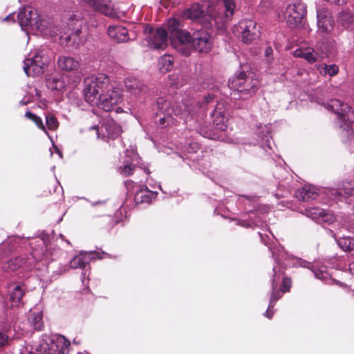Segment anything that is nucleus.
Masks as SVG:
<instances>
[{
    "instance_id": "9b49d317",
    "label": "nucleus",
    "mask_w": 354,
    "mask_h": 354,
    "mask_svg": "<svg viewBox=\"0 0 354 354\" xmlns=\"http://www.w3.org/2000/svg\"><path fill=\"white\" fill-rule=\"evenodd\" d=\"M306 15V5L297 0L287 5L283 17L287 24L292 28L299 27Z\"/></svg>"
},
{
    "instance_id": "f03ea898",
    "label": "nucleus",
    "mask_w": 354,
    "mask_h": 354,
    "mask_svg": "<svg viewBox=\"0 0 354 354\" xmlns=\"http://www.w3.org/2000/svg\"><path fill=\"white\" fill-rule=\"evenodd\" d=\"M157 115H160L159 124L163 127L175 124L177 119L187 120L194 112L192 99L189 96L179 97L174 101L160 97L156 101Z\"/></svg>"
},
{
    "instance_id": "a878e982",
    "label": "nucleus",
    "mask_w": 354,
    "mask_h": 354,
    "mask_svg": "<svg viewBox=\"0 0 354 354\" xmlns=\"http://www.w3.org/2000/svg\"><path fill=\"white\" fill-rule=\"evenodd\" d=\"M57 66L62 71H73L78 69L80 63L74 57L62 55L57 59Z\"/></svg>"
},
{
    "instance_id": "37998d69",
    "label": "nucleus",
    "mask_w": 354,
    "mask_h": 354,
    "mask_svg": "<svg viewBox=\"0 0 354 354\" xmlns=\"http://www.w3.org/2000/svg\"><path fill=\"white\" fill-rule=\"evenodd\" d=\"M46 125L49 129L55 130L58 127L59 123L54 115H48L46 116Z\"/></svg>"
},
{
    "instance_id": "c9c22d12",
    "label": "nucleus",
    "mask_w": 354,
    "mask_h": 354,
    "mask_svg": "<svg viewBox=\"0 0 354 354\" xmlns=\"http://www.w3.org/2000/svg\"><path fill=\"white\" fill-rule=\"evenodd\" d=\"M317 69L319 74L323 76L328 75L330 77H333L339 72V67L335 64L329 65L326 64H319L317 66Z\"/></svg>"
},
{
    "instance_id": "a211bd4d",
    "label": "nucleus",
    "mask_w": 354,
    "mask_h": 354,
    "mask_svg": "<svg viewBox=\"0 0 354 354\" xmlns=\"http://www.w3.org/2000/svg\"><path fill=\"white\" fill-rule=\"evenodd\" d=\"M192 50H196L201 53H207L212 47V39L205 30H198L192 35Z\"/></svg>"
},
{
    "instance_id": "6ab92c4d",
    "label": "nucleus",
    "mask_w": 354,
    "mask_h": 354,
    "mask_svg": "<svg viewBox=\"0 0 354 354\" xmlns=\"http://www.w3.org/2000/svg\"><path fill=\"white\" fill-rule=\"evenodd\" d=\"M324 50L317 46V50L312 47H300L293 52L295 57L304 59L309 64H313L324 57Z\"/></svg>"
},
{
    "instance_id": "4468645a",
    "label": "nucleus",
    "mask_w": 354,
    "mask_h": 354,
    "mask_svg": "<svg viewBox=\"0 0 354 354\" xmlns=\"http://www.w3.org/2000/svg\"><path fill=\"white\" fill-rule=\"evenodd\" d=\"M70 345L64 336L52 334L46 338V354H68Z\"/></svg>"
},
{
    "instance_id": "6e6d98bb",
    "label": "nucleus",
    "mask_w": 354,
    "mask_h": 354,
    "mask_svg": "<svg viewBox=\"0 0 354 354\" xmlns=\"http://www.w3.org/2000/svg\"><path fill=\"white\" fill-rule=\"evenodd\" d=\"M88 273H87V270H85L84 272H83L82 273V281L83 283H84V281H85V279L86 277H87L88 276Z\"/></svg>"
},
{
    "instance_id": "9d476101",
    "label": "nucleus",
    "mask_w": 354,
    "mask_h": 354,
    "mask_svg": "<svg viewBox=\"0 0 354 354\" xmlns=\"http://www.w3.org/2000/svg\"><path fill=\"white\" fill-rule=\"evenodd\" d=\"M145 41L147 45L153 49H163L167 45V28L159 27L156 29L151 26H146L144 28Z\"/></svg>"
},
{
    "instance_id": "f3484780",
    "label": "nucleus",
    "mask_w": 354,
    "mask_h": 354,
    "mask_svg": "<svg viewBox=\"0 0 354 354\" xmlns=\"http://www.w3.org/2000/svg\"><path fill=\"white\" fill-rule=\"evenodd\" d=\"M44 52L37 51L35 55L24 61V71L28 76L37 77L44 73Z\"/></svg>"
},
{
    "instance_id": "4be33fe9",
    "label": "nucleus",
    "mask_w": 354,
    "mask_h": 354,
    "mask_svg": "<svg viewBox=\"0 0 354 354\" xmlns=\"http://www.w3.org/2000/svg\"><path fill=\"white\" fill-rule=\"evenodd\" d=\"M43 304H37L30 311L29 322L35 330H40L43 328Z\"/></svg>"
},
{
    "instance_id": "c756f323",
    "label": "nucleus",
    "mask_w": 354,
    "mask_h": 354,
    "mask_svg": "<svg viewBox=\"0 0 354 354\" xmlns=\"http://www.w3.org/2000/svg\"><path fill=\"white\" fill-rule=\"evenodd\" d=\"M100 131L106 133V136L110 139H115L120 135L122 131L121 127L112 120H109L105 124H102Z\"/></svg>"
},
{
    "instance_id": "bb28decb",
    "label": "nucleus",
    "mask_w": 354,
    "mask_h": 354,
    "mask_svg": "<svg viewBox=\"0 0 354 354\" xmlns=\"http://www.w3.org/2000/svg\"><path fill=\"white\" fill-rule=\"evenodd\" d=\"M257 134L261 140L259 143L264 149H271L270 127L268 124L260 125L257 127Z\"/></svg>"
},
{
    "instance_id": "1a4fd4ad",
    "label": "nucleus",
    "mask_w": 354,
    "mask_h": 354,
    "mask_svg": "<svg viewBox=\"0 0 354 354\" xmlns=\"http://www.w3.org/2000/svg\"><path fill=\"white\" fill-rule=\"evenodd\" d=\"M232 30L244 44H252L260 37V27L252 19L241 20L234 25Z\"/></svg>"
},
{
    "instance_id": "49530a36",
    "label": "nucleus",
    "mask_w": 354,
    "mask_h": 354,
    "mask_svg": "<svg viewBox=\"0 0 354 354\" xmlns=\"http://www.w3.org/2000/svg\"><path fill=\"white\" fill-rule=\"evenodd\" d=\"M319 223H333L335 221V217L333 214L324 210V213L321 214Z\"/></svg>"
},
{
    "instance_id": "aec40b11",
    "label": "nucleus",
    "mask_w": 354,
    "mask_h": 354,
    "mask_svg": "<svg viewBox=\"0 0 354 354\" xmlns=\"http://www.w3.org/2000/svg\"><path fill=\"white\" fill-rule=\"evenodd\" d=\"M226 108L222 102H219L216 105L215 109L212 113L213 123L215 126V130L225 131L227 129V116L225 114Z\"/></svg>"
},
{
    "instance_id": "a18cd8bd",
    "label": "nucleus",
    "mask_w": 354,
    "mask_h": 354,
    "mask_svg": "<svg viewBox=\"0 0 354 354\" xmlns=\"http://www.w3.org/2000/svg\"><path fill=\"white\" fill-rule=\"evenodd\" d=\"M10 342V337L8 334L0 330V349L8 346Z\"/></svg>"
},
{
    "instance_id": "7ed1b4c3",
    "label": "nucleus",
    "mask_w": 354,
    "mask_h": 354,
    "mask_svg": "<svg viewBox=\"0 0 354 354\" xmlns=\"http://www.w3.org/2000/svg\"><path fill=\"white\" fill-rule=\"evenodd\" d=\"M259 236H261L262 241L264 242L265 245H268L270 250L272 252V257L274 258L276 265L274 266L273 272L274 274L272 276V295L270 299V303L268 307L266 312L264 315L268 319H271L273 316L274 312L272 311V309L274 308L277 301L281 297V293L280 291L277 290L278 282L282 277L283 274V268L281 266V261L284 260L285 258H288V254L283 251L282 247L279 246L274 248H272L269 246L268 243L263 238V236L261 233H259Z\"/></svg>"
},
{
    "instance_id": "09e8293b",
    "label": "nucleus",
    "mask_w": 354,
    "mask_h": 354,
    "mask_svg": "<svg viewBox=\"0 0 354 354\" xmlns=\"http://www.w3.org/2000/svg\"><path fill=\"white\" fill-rule=\"evenodd\" d=\"M49 151H50L51 156H53L54 153H56L59 160H61L62 158V153L61 151L53 143V147L49 149Z\"/></svg>"
},
{
    "instance_id": "c03bdc74",
    "label": "nucleus",
    "mask_w": 354,
    "mask_h": 354,
    "mask_svg": "<svg viewBox=\"0 0 354 354\" xmlns=\"http://www.w3.org/2000/svg\"><path fill=\"white\" fill-rule=\"evenodd\" d=\"M26 116L29 118L30 120H32L35 122V123L37 124V126L41 129H44V127L43 126L42 120L41 118L37 116L36 115L32 113L30 111H28L26 113Z\"/></svg>"
},
{
    "instance_id": "5701e85b",
    "label": "nucleus",
    "mask_w": 354,
    "mask_h": 354,
    "mask_svg": "<svg viewBox=\"0 0 354 354\" xmlns=\"http://www.w3.org/2000/svg\"><path fill=\"white\" fill-rule=\"evenodd\" d=\"M182 17L192 21L203 22V19L205 17V10L198 3H194L190 8L185 9L183 12Z\"/></svg>"
},
{
    "instance_id": "3c124183",
    "label": "nucleus",
    "mask_w": 354,
    "mask_h": 354,
    "mask_svg": "<svg viewBox=\"0 0 354 354\" xmlns=\"http://www.w3.org/2000/svg\"><path fill=\"white\" fill-rule=\"evenodd\" d=\"M55 30L50 31V37L55 40L57 41V36L59 35L58 33L59 30L57 28H54Z\"/></svg>"
},
{
    "instance_id": "680f3d73",
    "label": "nucleus",
    "mask_w": 354,
    "mask_h": 354,
    "mask_svg": "<svg viewBox=\"0 0 354 354\" xmlns=\"http://www.w3.org/2000/svg\"><path fill=\"white\" fill-rule=\"evenodd\" d=\"M266 236L268 239H270V237L268 236V235H267V234H266Z\"/></svg>"
},
{
    "instance_id": "ea45409f",
    "label": "nucleus",
    "mask_w": 354,
    "mask_h": 354,
    "mask_svg": "<svg viewBox=\"0 0 354 354\" xmlns=\"http://www.w3.org/2000/svg\"><path fill=\"white\" fill-rule=\"evenodd\" d=\"M24 263V259L19 257L8 261L3 266L6 271H14L20 268Z\"/></svg>"
},
{
    "instance_id": "5fc2aeb1",
    "label": "nucleus",
    "mask_w": 354,
    "mask_h": 354,
    "mask_svg": "<svg viewBox=\"0 0 354 354\" xmlns=\"http://www.w3.org/2000/svg\"><path fill=\"white\" fill-rule=\"evenodd\" d=\"M349 270L352 275H354V261L349 264Z\"/></svg>"
},
{
    "instance_id": "13d9d810",
    "label": "nucleus",
    "mask_w": 354,
    "mask_h": 354,
    "mask_svg": "<svg viewBox=\"0 0 354 354\" xmlns=\"http://www.w3.org/2000/svg\"><path fill=\"white\" fill-rule=\"evenodd\" d=\"M48 253H49V252L46 250V253H45L46 259L47 258V256H48Z\"/></svg>"
},
{
    "instance_id": "4c0bfd02",
    "label": "nucleus",
    "mask_w": 354,
    "mask_h": 354,
    "mask_svg": "<svg viewBox=\"0 0 354 354\" xmlns=\"http://www.w3.org/2000/svg\"><path fill=\"white\" fill-rule=\"evenodd\" d=\"M337 243L339 248L346 252L354 251V238L347 236L341 237L339 239H336Z\"/></svg>"
},
{
    "instance_id": "dca6fc26",
    "label": "nucleus",
    "mask_w": 354,
    "mask_h": 354,
    "mask_svg": "<svg viewBox=\"0 0 354 354\" xmlns=\"http://www.w3.org/2000/svg\"><path fill=\"white\" fill-rule=\"evenodd\" d=\"M125 186L129 191L134 194V201L136 203H149L157 196L156 192L149 190L145 185H136L130 180L125 182Z\"/></svg>"
},
{
    "instance_id": "b1692460",
    "label": "nucleus",
    "mask_w": 354,
    "mask_h": 354,
    "mask_svg": "<svg viewBox=\"0 0 354 354\" xmlns=\"http://www.w3.org/2000/svg\"><path fill=\"white\" fill-rule=\"evenodd\" d=\"M124 86L127 90L133 95H138L146 91L145 84L141 80L133 77L126 78Z\"/></svg>"
},
{
    "instance_id": "393cba45",
    "label": "nucleus",
    "mask_w": 354,
    "mask_h": 354,
    "mask_svg": "<svg viewBox=\"0 0 354 354\" xmlns=\"http://www.w3.org/2000/svg\"><path fill=\"white\" fill-rule=\"evenodd\" d=\"M107 32L117 42H124L129 39L127 30L121 26H110Z\"/></svg>"
},
{
    "instance_id": "0eeeda50",
    "label": "nucleus",
    "mask_w": 354,
    "mask_h": 354,
    "mask_svg": "<svg viewBox=\"0 0 354 354\" xmlns=\"http://www.w3.org/2000/svg\"><path fill=\"white\" fill-rule=\"evenodd\" d=\"M17 21L22 30L32 32L35 35H43L44 26L37 11L30 7L21 8L17 14Z\"/></svg>"
},
{
    "instance_id": "603ef678",
    "label": "nucleus",
    "mask_w": 354,
    "mask_h": 354,
    "mask_svg": "<svg viewBox=\"0 0 354 354\" xmlns=\"http://www.w3.org/2000/svg\"><path fill=\"white\" fill-rule=\"evenodd\" d=\"M273 53V50L270 46H268L265 50V56L269 59Z\"/></svg>"
},
{
    "instance_id": "f8f14e48",
    "label": "nucleus",
    "mask_w": 354,
    "mask_h": 354,
    "mask_svg": "<svg viewBox=\"0 0 354 354\" xmlns=\"http://www.w3.org/2000/svg\"><path fill=\"white\" fill-rule=\"evenodd\" d=\"M104 252H80L75 256L68 263L60 268V272L63 273L68 271L70 269H84L92 259L104 258Z\"/></svg>"
},
{
    "instance_id": "a19ab883",
    "label": "nucleus",
    "mask_w": 354,
    "mask_h": 354,
    "mask_svg": "<svg viewBox=\"0 0 354 354\" xmlns=\"http://www.w3.org/2000/svg\"><path fill=\"white\" fill-rule=\"evenodd\" d=\"M324 213V209L318 207H309L305 209L306 216L315 220L317 223H319L321 214Z\"/></svg>"
},
{
    "instance_id": "2f4dec72",
    "label": "nucleus",
    "mask_w": 354,
    "mask_h": 354,
    "mask_svg": "<svg viewBox=\"0 0 354 354\" xmlns=\"http://www.w3.org/2000/svg\"><path fill=\"white\" fill-rule=\"evenodd\" d=\"M339 24L346 29H352L354 26V14L349 10H343L337 17Z\"/></svg>"
},
{
    "instance_id": "e433bc0d",
    "label": "nucleus",
    "mask_w": 354,
    "mask_h": 354,
    "mask_svg": "<svg viewBox=\"0 0 354 354\" xmlns=\"http://www.w3.org/2000/svg\"><path fill=\"white\" fill-rule=\"evenodd\" d=\"M174 59L170 55H164L158 59V68L162 73H166L173 68Z\"/></svg>"
},
{
    "instance_id": "7c9ffc66",
    "label": "nucleus",
    "mask_w": 354,
    "mask_h": 354,
    "mask_svg": "<svg viewBox=\"0 0 354 354\" xmlns=\"http://www.w3.org/2000/svg\"><path fill=\"white\" fill-rule=\"evenodd\" d=\"M318 195V189L313 185H306L296 192L297 197L304 201L316 198Z\"/></svg>"
},
{
    "instance_id": "6e6552de",
    "label": "nucleus",
    "mask_w": 354,
    "mask_h": 354,
    "mask_svg": "<svg viewBox=\"0 0 354 354\" xmlns=\"http://www.w3.org/2000/svg\"><path fill=\"white\" fill-rule=\"evenodd\" d=\"M326 109L333 111L337 116L339 127L347 133L353 131L352 124L354 122V110L347 104L339 100H330L326 105Z\"/></svg>"
},
{
    "instance_id": "8fccbe9b",
    "label": "nucleus",
    "mask_w": 354,
    "mask_h": 354,
    "mask_svg": "<svg viewBox=\"0 0 354 354\" xmlns=\"http://www.w3.org/2000/svg\"><path fill=\"white\" fill-rule=\"evenodd\" d=\"M215 96L216 95H215L214 93H209V94H208L207 96L204 97V102L205 104L209 103L210 102H212L214 100Z\"/></svg>"
},
{
    "instance_id": "58836bf2",
    "label": "nucleus",
    "mask_w": 354,
    "mask_h": 354,
    "mask_svg": "<svg viewBox=\"0 0 354 354\" xmlns=\"http://www.w3.org/2000/svg\"><path fill=\"white\" fill-rule=\"evenodd\" d=\"M46 86L51 90L61 91L64 88L65 84L62 80L53 77L46 80Z\"/></svg>"
},
{
    "instance_id": "de8ad7c7",
    "label": "nucleus",
    "mask_w": 354,
    "mask_h": 354,
    "mask_svg": "<svg viewBox=\"0 0 354 354\" xmlns=\"http://www.w3.org/2000/svg\"><path fill=\"white\" fill-rule=\"evenodd\" d=\"M290 286H291V281H290V279L286 278V277H283L282 278V286H281V292H286L289 291Z\"/></svg>"
},
{
    "instance_id": "864d4df0",
    "label": "nucleus",
    "mask_w": 354,
    "mask_h": 354,
    "mask_svg": "<svg viewBox=\"0 0 354 354\" xmlns=\"http://www.w3.org/2000/svg\"><path fill=\"white\" fill-rule=\"evenodd\" d=\"M204 136L205 137H207L210 139H221V140H223V138H221V136H217L216 134H215L214 133H209V134H207V135H204Z\"/></svg>"
},
{
    "instance_id": "052dcab7",
    "label": "nucleus",
    "mask_w": 354,
    "mask_h": 354,
    "mask_svg": "<svg viewBox=\"0 0 354 354\" xmlns=\"http://www.w3.org/2000/svg\"><path fill=\"white\" fill-rule=\"evenodd\" d=\"M145 171L147 174H149V171L148 169H146Z\"/></svg>"
},
{
    "instance_id": "2eb2a0df",
    "label": "nucleus",
    "mask_w": 354,
    "mask_h": 354,
    "mask_svg": "<svg viewBox=\"0 0 354 354\" xmlns=\"http://www.w3.org/2000/svg\"><path fill=\"white\" fill-rule=\"evenodd\" d=\"M317 32L322 36L330 35L334 30L335 21L332 13L326 8L317 9Z\"/></svg>"
},
{
    "instance_id": "f704fd0d",
    "label": "nucleus",
    "mask_w": 354,
    "mask_h": 354,
    "mask_svg": "<svg viewBox=\"0 0 354 354\" xmlns=\"http://www.w3.org/2000/svg\"><path fill=\"white\" fill-rule=\"evenodd\" d=\"M352 185H353L351 183H349V187L346 188L344 190L342 189H337L330 188L326 190V194H328V196L332 200L342 201V198H344L343 193L346 196L351 195Z\"/></svg>"
},
{
    "instance_id": "412c9836",
    "label": "nucleus",
    "mask_w": 354,
    "mask_h": 354,
    "mask_svg": "<svg viewBox=\"0 0 354 354\" xmlns=\"http://www.w3.org/2000/svg\"><path fill=\"white\" fill-rule=\"evenodd\" d=\"M293 266L310 269L317 279L324 281L326 283L330 279V274L323 266L318 267L317 266L311 265L310 263L301 259H296L295 262L293 263Z\"/></svg>"
},
{
    "instance_id": "72a5a7b5",
    "label": "nucleus",
    "mask_w": 354,
    "mask_h": 354,
    "mask_svg": "<svg viewBox=\"0 0 354 354\" xmlns=\"http://www.w3.org/2000/svg\"><path fill=\"white\" fill-rule=\"evenodd\" d=\"M24 285H17L15 286L10 294V301L11 306H18L22 301L23 295H24Z\"/></svg>"
},
{
    "instance_id": "bf43d9fd",
    "label": "nucleus",
    "mask_w": 354,
    "mask_h": 354,
    "mask_svg": "<svg viewBox=\"0 0 354 354\" xmlns=\"http://www.w3.org/2000/svg\"><path fill=\"white\" fill-rule=\"evenodd\" d=\"M37 95H38V97H41V93H37Z\"/></svg>"
},
{
    "instance_id": "473e14b6",
    "label": "nucleus",
    "mask_w": 354,
    "mask_h": 354,
    "mask_svg": "<svg viewBox=\"0 0 354 354\" xmlns=\"http://www.w3.org/2000/svg\"><path fill=\"white\" fill-rule=\"evenodd\" d=\"M245 77L246 74L243 72L240 73L238 75L232 77L229 80V87L233 90L234 92L237 91L239 93L241 94V88H243L244 84H245Z\"/></svg>"
},
{
    "instance_id": "4d7b16f0",
    "label": "nucleus",
    "mask_w": 354,
    "mask_h": 354,
    "mask_svg": "<svg viewBox=\"0 0 354 354\" xmlns=\"http://www.w3.org/2000/svg\"><path fill=\"white\" fill-rule=\"evenodd\" d=\"M10 19H12L14 20V14H10L8 16H7L4 20H10Z\"/></svg>"
},
{
    "instance_id": "ddd939ff",
    "label": "nucleus",
    "mask_w": 354,
    "mask_h": 354,
    "mask_svg": "<svg viewBox=\"0 0 354 354\" xmlns=\"http://www.w3.org/2000/svg\"><path fill=\"white\" fill-rule=\"evenodd\" d=\"M80 3L89 5L95 10L111 18L122 19L125 16V12L114 8L110 0H79Z\"/></svg>"
},
{
    "instance_id": "c85d7f7f",
    "label": "nucleus",
    "mask_w": 354,
    "mask_h": 354,
    "mask_svg": "<svg viewBox=\"0 0 354 354\" xmlns=\"http://www.w3.org/2000/svg\"><path fill=\"white\" fill-rule=\"evenodd\" d=\"M129 151H127L126 157L127 160L124 161L123 165H120L118 167V171L124 176H128L131 174H132L133 171L134 169V162L136 161L138 155L134 153L133 151H131L132 156L131 158H129Z\"/></svg>"
},
{
    "instance_id": "79ce46f5",
    "label": "nucleus",
    "mask_w": 354,
    "mask_h": 354,
    "mask_svg": "<svg viewBox=\"0 0 354 354\" xmlns=\"http://www.w3.org/2000/svg\"><path fill=\"white\" fill-rule=\"evenodd\" d=\"M253 215H254V214L251 213V214L249 216V220L242 219L241 221H239L237 224L245 227L259 226V221L253 218Z\"/></svg>"
},
{
    "instance_id": "20e7f679",
    "label": "nucleus",
    "mask_w": 354,
    "mask_h": 354,
    "mask_svg": "<svg viewBox=\"0 0 354 354\" xmlns=\"http://www.w3.org/2000/svg\"><path fill=\"white\" fill-rule=\"evenodd\" d=\"M165 27L170 34L173 47L183 55L189 56L192 53V35L180 28L179 21L176 19H168Z\"/></svg>"
},
{
    "instance_id": "423d86ee",
    "label": "nucleus",
    "mask_w": 354,
    "mask_h": 354,
    "mask_svg": "<svg viewBox=\"0 0 354 354\" xmlns=\"http://www.w3.org/2000/svg\"><path fill=\"white\" fill-rule=\"evenodd\" d=\"M67 26L68 29L71 30L69 35L64 34L59 37L62 42L72 49H76L80 44H82L85 38L81 36L82 28V16L81 13L73 14L68 18Z\"/></svg>"
},
{
    "instance_id": "39448f33",
    "label": "nucleus",
    "mask_w": 354,
    "mask_h": 354,
    "mask_svg": "<svg viewBox=\"0 0 354 354\" xmlns=\"http://www.w3.org/2000/svg\"><path fill=\"white\" fill-rule=\"evenodd\" d=\"M206 14L217 25L227 21L234 15L236 8L234 0H213L205 3Z\"/></svg>"
},
{
    "instance_id": "f257e3e1",
    "label": "nucleus",
    "mask_w": 354,
    "mask_h": 354,
    "mask_svg": "<svg viewBox=\"0 0 354 354\" xmlns=\"http://www.w3.org/2000/svg\"><path fill=\"white\" fill-rule=\"evenodd\" d=\"M84 99L91 106L105 111H122L120 107H117L123 101L122 88L108 75L104 73L89 75L84 79Z\"/></svg>"
},
{
    "instance_id": "cd10ccee",
    "label": "nucleus",
    "mask_w": 354,
    "mask_h": 354,
    "mask_svg": "<svg viewBox=\"0 0 354 354\" xmlns=\"http://www.w3.org/2000/svg\"><path fill=\"white\" fill-rule=\"evenodd\" d=\"M243 87L241 88V94L240 97L247 98L248 96L253 95L257 90L259 82L257 79L246 75L245 80Z\"/></svg>"
}]
</instances>
